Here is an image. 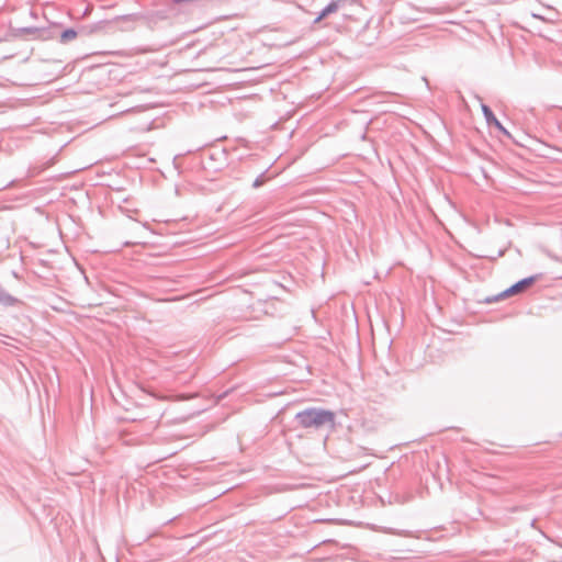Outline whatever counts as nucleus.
Wrapping results in <instances>:
<instances>
[{
    "instance_id": "obj_12",
    "label": "nucleus",
    "mask_w": 562,
    "mask_h": 562,
    "mask_svg": "<svg viewBox=\"0 0 562 562\" xmlns=\"http://www.w3.org/2000/svg\"><path fill=\"white\" fill-rule=\"evenodd\" d=\"M323 19H318V15L314 19L313 21V24H317L322 21Z\"/></svg>"
},
{
    "instance_id": "obj_4",
    "label": "nucleus",
    "mask_w": 562,
    "mask_h": 562,
    "mask_svg": "<svg viewBox=\"0 0 562 562\" xmlns=\"http://www.w3.org/2000/svg\"><path fill=\"white\" fill-rule=\"evenodd\" d=\"M482 113L485 117V121L488 126H494L498 132H501L504 136L512 138L510 133L503 126V124L497 120V117L494 115L492 109L486 105H481Z\"/></svg>"
},
{
    "instance_id": "obj_13",
    "label": "nucleus",
    "mask_w": 562,
    "mask_h": 562,
    "mask_svg": "<svg viewBox=\"0 0 562 562\" xmlns=\"http://www.w3.org/2000/svg\"><path fill=\"white\" fill-rule=\"evenodd\" d=\"M133 29H134V26H133V25H128V26H126V27H123L122 30H123V31H131V30H133Z\"/></svg>"
},
{
    "instance_id": "obj_7",
    "label": "nucleus",
    "mask_w": 562,
    "mask_h": 562,
    "mask_svg": "<svg viewBox=\"0 0 562 562\" xmlns=\"http://www.w3.org/2000/svg\"><path fill=\"white\" fill-rule=\"evenodd\" d=\"M338 11V3H328L319 13L318 19H325Z\"/></svg>"
},
{
    "instance_id": "obj_10",
    "label": "nucleus",
    "mask_w": 562,
    "mask_h": 562,
    "mask_svg": "<svg viewBox=\"0 0 562 562\" xmlns=\"http://www.w3.org/2000/svg\"><path fill=\"white\" fill-rule=\"evenodd\" d=\"M347 0H334L331 3H338V10L346 4Z\"/></svg>"
},
{
    "instance_id": "obj_5",
    "label": "nucleus",
    "mask_w": 562,
    "mask_h": 562,
    "mask_svg": "<svg viewBox=\"0 0 562 562\" xmlns=\"http://www.w3.org/2000/svg\"><path fill=\"white\" fill-rule=\"evenodd\" d=\"M22 304V301L12 294H10L1 284H0V305L3 307H14Z\"/></svg>"
},
{
    "instance_id": "obj_8",
    "label": "nucleus",
    "mask_w": 562,
    "mask_h": 562,
    "mask_svg": "<svg viewBox=\"0 0 562 562\" xmlns=\"http://www.w3.org/2000/svg\"><path fill=\"white\" fill-rule=\"evenodd\" d=\"M43 32H44V29H38V27H34V26L19 29V34H26V35H35V34L43 33Z\"/></svg>"
},
{
    "instance_id": "obj_14",
    "label": "nucleus",
    "mask_w": 562,
    "mask_h": 562,
    "mask_svg": "<svg viewBox=\"0 0 562 562\" xmlns=\"http://www.w3.org/2000/svg\"><path fill=\"white\" fill-rule=\"evenodd\" d=\"M90 11H91V9L88 7V8L85 10L83 15L89 14V12H90Z\"/></svg>"
},
{
    "instance_id": "obj_15",
    "label": "nucleus",
    "mask_w": 562,
    "mask_h": 562,
    "mask_svg": "<svg viewBox=\"0 0 562 562\" xmlns=\"http://www.w3.org/2000/svg\"><path fill=\"white\" fill-rule=\"evenodd\" d=\"M503 255H504V251H502V250H501V251L498 252V257H501V256H503Z\"/></svg>"
},
{
    "instance_id": "obj_3",
    "label": "nucleus",
    "mask_w": 562,
    "mask_h": 562,
    "mask_svg": "<svg viewBox=\"0 0 562 562\" xmlns=\"http://www.w3.org/2000/svg\"><path fill=\"white\" fill-rule=\"evenodd\" d=\"M538 278H539V276H530V277L524 278V279L519 280L518 282L514 283L513 285H510L508 289H506L502 293H499L497 296H494L493 299H486V302L491 303V302L498 301L501 299H506L512 295L521 293V292L526 291L528 288H530L538 280Z\"/></svg>"
},
{
    "instance_id": "obj_11",
    "label": "nucleus",
    "mask_w": 562,
    "mask_h": 562,
    "mask_svg": "<svg viewBox=\"0 0 562 562\" xmlns=\"http://www.w3.org/2000/svg\"><path fill=\"white\" fill-rule=\"evenodd\" d=\"M157 426H158V419L151 420V422L149 423V427H150V429H156V428H157Z\"/></svg>"
},
{
    "instance_id": "obj_1",
    "label": "nucleus",
    "mask_w": 562,
    "mask_h": 562,
    "mask_svg": "<svg viewBox=\"0 0 562 562\" xmlns=\"http://www.w3.org/2000/svg\"><path fill=\"white\" fill-rule=\"evenodd\" d=\"M336 415L333 411L322 407H307L297 412L294 416L296 425L303 429L315 431L335 427Z\"/></svg>"
},
{
    "instance_id": "obj_6",
    "label": "nucleus",
    "mask_w": 562,
    "mask_h": 562,
    "mask_svg": "<svg viewBox=\"0 0 562 562\" xmlns=\"http://www.w3.org/2000/svg\"><path fill=\"white\" fill-rule=\"evenodd\" d=\"M78 35V32L74 29H66L61 32L60 34V42L63 44H66L70 41H72L74 38H76Z\"/></svg>"
},
{
    "instance_id": "obj_2",
    "label": "nucleus",
    "mask_w": 562,
    "mask_h": 562,
    "mask_svg": "<svg viewBox=\"0 0 562 562\" xmlns=\"http://www.w3.org/2000/svg\"><path fill=\"white\" fill-rule=\"evenodd\" d=\"M145 19H146V16L140 12L117 15L112 21H99L97 23H93L92 25L82 26L80 29L79 33L85 34V35H92L95 33L106 32V29L111 23H119V22L135 23L137 21H143Z\"/></svg>"
},
{
    "instance_id": "obj_9",
    "label": "nucleus",
    "mask_w": 562,
    "mask_h": 562,
    "mask_svg": "<svg viewBox=\"0 0 562 562\" xmlns=\"http://www.w3.org/2000/svg\"><path fill=\"white\" fill-rule=\"evenodd\" d=\"M265 182H266L265 172H262L252 182V188L257 189V188L261 187Z\"/></svg>"
}]
</instances>
